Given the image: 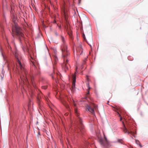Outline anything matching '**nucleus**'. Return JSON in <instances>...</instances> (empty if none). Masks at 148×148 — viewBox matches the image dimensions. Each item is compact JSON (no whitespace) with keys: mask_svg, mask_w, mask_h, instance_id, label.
<instances>
[{"mask_svg":"<svg viewBox=\"0 0 148 148\" xmlns=\"http://www.w3.org/2000/svg\"><path fill=\"white\" fill-rule=\"evenodd\" d=\"M61 39L63 43L61 47L62 57L63 59V66L66 70L69 69V66L68 62L70 60V53L68 50L67 46L65 43L64 38L61 36Z\"/></svg>","mask_w":148,"mask_h":148,"instance_id":"obj_1","label":"nucleus"},{"mask_svg":"<svg viewBox=\"0 0 148 148\" xmlns=\"http://www.w3.org/2000/svg\"><path fill=\"white\" fill-rule=\"evenodd\" d=\"M15 56L16 58L17 59V62H18L16 64V67L18 70L19 69H20L21 70V71L25 72V74L26 75V77L25 78L24 81H23V82L24 84H27L29 83V82L28 80V77L26 75V74L25 70L24 65L23 64H22L21 63V60L20 59V56L18 53L16 52Z\"/></svg>","mask_w":148,"mask_h":148,"instance_id":"obj_2","label":"nucleus"},{"mask_svg":"<svg viewBox=\"0 0 148 148\" xmlns=\"http://www.w3.org/2000/svg\"><path fill=\"white\" fill-rule=\"evenodd\" d=\"M13 34L12 36L14 37V34L18 36L20 42L24 39V34L21 32V29L18 27L15 26L12 28Z\"/></svg>","mask_w":148,"mask_h":148,"instance_id":"obj_3","label":"nucleus"},{"mask_svg":"<svg viewBox=\"0 0 148 148\" xmlns=\"http://www.w3.org/2000/svg\"><path fill=\"white\" fill-rule=\"evenodd\" d=\"M62 15L63 16L64 18V19L66 23V24L67 27L66 28V29L68 32V34L69 35L70 37H72V32L71 30L70 29H69V27L68 25V22L66 18V13L65 12V10H64L63 11V12L62 13Z\"/></svg>","mask_w":148,"mask_h":148,"instance_id":"obj_4","label":"nucleus"},{"mask_svg":"<svg viewBox=\"0 0 148 148\" xmlns=\"http://www.w3.org/2000/svg\"><path fill=\"white\" fill-rule=\"evenodd\" d=\"M97 107V105L94 104L92 103L90 106H88L86 107V108L92 114H94L95 113L94 110L93 108L95 109H96Z\"/></svg>","mask_w":148,"mask_h":148,"instance_id":"obj_5","label":"nucleus"},{"mask_svg":"<svg viewBox=\"0 0 148 148\" xmlns=\"http://www.w3.org/2000/svg\"><path fill=\"white\" fill-rule=\"evenodd\" d=\"M99 142L101 146L103 147H106L108 144V141L105 136H104V139L102 138H99Z\"/></svg>","mask_w":148,"mask_h":148,"instance_id":"obj_6","label":"nucleus"},{"mask_svg":"<svg viewBox=\"0 0 148 148\" xmlns=\"http://www.w3.org/2000/svg\"><path fill=\"white\" fill-rule=\"evenodd\" d=\"M78 120L79 124L78 125L77 127L79 129V130L81 131V130H82L83 129V126L81 119L80 117H79Z\"/></svg>","mask_w":148,"mask_h":148,"instance_id":"obj_7","label":"nucleus"},{"mask_svg":"<svg viewBox=\"0 0 148 148\" xmlns=\"http://www.w3.org/2000/svg\"><path fill=\"white\" fill-rule=\"evenodd\" d=\"M72 78L73 80L72 82V88L74 89L75 88V83L76 81V75L75 74L73 75L72 76Z\"/></svg>","mask_w":148,"mask_h":148,"instance_id":"obj_8","label":"nucleus"},{"mask_svg":"<svg viewBox=\"0 0 148 148\" xmlns=\"http://www.w3.org/2000/svg\"><path fill=\"white\" fill-rule=\"evenodd\" d=\"M22 49H23V51L24 52H25V51H26L29 54V57L30 58H31L32 59H33V58H32L29 52V50L27 47V46H25V47L23 46L22 47Z\"/></svg>","mask_w":148,"mask_h":148,"instance_id":"obj_9","label":"nucleus"},{"mask_svg":"<svg viewBox=\"0 0 148 148\" xmlns=\"http://www.w3.org/2000/svg\"><path fill=\"white\" fill-rule=\"evenodd\" d=\"M111 107L113 108V110L114 111L118 113V114H119L120 117V121H121V120L122 119V118L121 116V115L120 114L119 112H118V111L119 110V108L116 106L115 107H113L112 106H111Z\"/></svg>","mask_w":148,"mask_h":148,"instance_id":"obj_10","label":"nucleus"},{"mask_svg":"<svg viewBox=\"0 0 148 148\" xmlns=\"http://www.w3.org/2000/svg\"><path fill=\"white\" fill-rule=\"evenodd\" d=\"M76 50L77 52L79 53L80 55L82 54L83 51V49L81 45H79L78 47L76 48Z\"/></svg>","mask_w":148,"mask_h":148,"instance_id":"obj_11","label":"nucleus"},{"mask_svg":"<svg viewBox=\"0 0 148 148\" xmlns=\"http://www.w3.org/2000/svg\"><path fill=\"white\" fill-rule=\"evenodd\" d=\"M73 106L74 107L75 113L76 114V115L77 116H79V113L78 112L76 108V104H75L74 101L73 100Z\"/></svg>","mask_w":148,"mask_h":148,"instance_id":"obj_12","label":"nucleus"},{"mask_svg":"<svg viewBox=\"0 0 148 148\" xmlns=\"http://www.w3.org/2000/svg\"><path fill=\"white\" fill-rule=\"evenodd\" d=\"M124 126V128L123 129V131L125 133H128V134H132L133 132H132L130 131V132H129L128 130L127 129V128L125 127V126L123 124Z\"/></svg>","mask_w":148,"mask_h":148,"instance_id":"obj_13","label":"nucleus"},{"mask_svg":"<svg viewBox=\"0 0 148 148\" xmlns=\"http://www.w3.org/2000/svg\"><path fill=\"white\" fill-rule=\"evenodd\" d=\"M89 41H90V43H89L87 41H86V42H87L88 44L91 47V49H92V46L91 45V44H93V41H92V38H91L90 39Z\"/></svg>","mask_w":148,"mask_h":148,"instance_id":"obj_14","label":"nucleus"},{"mask_svg":"<svg viewBox=\"0 0 148 148\" xmlns=\"http://www.w3.org/2000/svg\"><path fill=\"white\" fill-rule=\"evenodd\" d=\"M142 105V103L140 101H139L138 102L137 105V107L138 109H139L140 108Z\"/></svg>","mask_w":148,"mask_h":148,"instance_id":"obj_15","label":"nucleus"},{"mask_svg":"<svg viewBox=\"0 0 148 148\" xmlns=\"http://www.w3.org/2000/svg\"><path fill=\"white\" fill-rule=\"evenodd\" d=\"M87 86L88 87V89L87 90V94L88 95L90 94V92H89V90L91 88L89 86V84H87Z\"/></svg>","mask_w":148,"mask_h":148,"instance_id":"obj_16","label":"nucleus"},{"mask_svg":"<svg viewBox=\"0 0 148 148\" xmlns=\"http://www.w3.org/2000/svg\"><path fill=\"white\" fill-rule=\"evenodd\" d=\"M30 63L31 65H32V66H33L34 68H35L36 69V67L35 66L34 64L33 61H32V60H30Z\"/></svg>","mask_w":148,"mask_h":148,"instance_id":"obj_17","label":"nucleus"},{"mask_svg":"<svg viewBox=\"0 0 148 148\" xmlns=\"http://www.w3.org/2000/svg\"><path fill=\"white\" fill-rule=\"evenodd\" d=\"M41 95H42V93H41L39 94L38 95L37 97V99H38V101H40L39 97H41Z\"/></svg>","mask_w":148,"mask_h":148,"instance_id":"obj_18","label":"nucleus"},{"mask_svg":"<svg viewBox=\"0 0 148 148\" xmlns=\"http://www.w3.org/2000/svg\"><path fill=\"white\" fill-rule=\"evenodd\" d=\"M118 142L121 143V144L122 143V140L121 139H118L117 140Z\"/></svg>","mask_w":148,"mask_h":148,"instance_id":"obj_19","label":"nucleus"},{"mask_svg":"<svg viewBox=\"0 0 148 148\" xmlns=\"http://www.w3.org/2000/svg\"><path fill=\"white\" fill-rule=\"evenodd\" d=\"M82 36H83V37L84 39V40L86 41V37H85V35L84 34V33H83V35H82Z\"/></svg>","mask_w":148,"mask_h":148,"instance_id":"obj_20","label":"nucleus"},{"mask_svg":"<svg viewBox=\"0 0 148 148\" xmlns=\"http://www.w3.org/2000/svg\"><path fill=\"white\" fill-rule=\"evenodd\" d=\"M30 79L31 81H32V80L33 79V77L31 75L30 76Z\"/></svg>","mask_w":148,"mask_h":148,"instance_id":"obj_21","label":"nucleus"},{"mask_svg":"<svg viewBox=\"0 0 148 148\" xmlns=\"http://www.w3.org/2000/svg\"><path fill=\"white\" fill-rule=\"evenodd\" d=\"M63 103V104L64 105V106H66V108H67L68 107V105H67L66 104H64V103Z\"/></svg>","mask_w":148,"mask_h":148,"instance_id":"obj_22","label":"nucleus"},{"mask_svg":"<svg viewBox=\"0 0 148 148\" xmlns=\"http://www.w3.org/2000/svg\"><path fill=\"white\" fill-rule=\"evenodd\" d=\"M42 88L43 89H45L47 88V87L46 86H43Z\"/></svg>","mask_w":148,"mask_h":148,"instance_id":"obj_23","label":"nucleus"},{"mask_svg":"<svg viewBox=\"0 0 148 148\" xmlns=\"http://www.w3.org/2000/svg\"><path fill=\"white\" fill-rule=\"evenodd\" d=\"M89 33L91 34V31L90 30Z\"/></svg>","mask_w":148,"mask_h":148,"instance_id":"obj_24","label":"nucleus"},{"mask_svg":"<svg viewBox=\"0 0 148 148\" xmlns=\"http://www.w3.org/2000/svg\"><path fill=\"white\" fill-rule=\"evenodd\" d=\"M52 78L53 79V78H54V77H53V76H52Z\"/></svg>","mask_w":148,"mask_h":148,"instance_id":"obj_25","label":"nucleus"},{"mask_svg":"<svg viewBox=\"0 0 148 148\" xmlns=\"http://www.w3.org/2000/svg\"><path fill=\"white\" fill-rule=\"evenodd\" d=\"M39 73H38L37 74H39Z\"/></svg>","mask_w":148,"mask_h":148,"instance_id":"obj_26","label":"nucleus"},{"mask_svg":"<svg viewBox=\"0 0 148 148\" xmlns=\"http://www.w3.org/2000/svg\"><path fill=\"white\" fill-rule=\"evenodd\" d=\"M77 68L76 67V70H77Z\"/></svg>","mask_w":148,"mask_h":148,"instance_id":"obj_27","label":"nucleus"}]
</instances>
